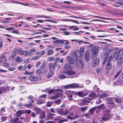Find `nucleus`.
Wrapping results in <instances>:
<instances>
[{"label": "nucleus", "instance_id": "nucleus-1", "mask_svg": "<svg viewBox=\"0 0 123 123\" xmlns=\"http://www.w3.org/2000/svg\"><path fill=\"white\" fill-rule=\"evenodd\" d=\"M89 96L90 98V99L92 100L95 98L97 97H104L108 96V95L105 93L101 95L97 94V95L95 93H91Z\"/></svg>", "mask_w": 123, "mask_h": 123}, {"label": "nucleus", "instance_id": "nucleus-2", "mask_svg": "<svg viewBox=\"0 0 123 123\" xmlns=\"http://www.w3.org/2000/svg\"><path fill=\"white\" fill-rule=\"evenodd\" d=\"M99 49V47L98 46H96L93 49L92 53V59L96 58L97 56Z\"/></svg>", "mask_w": 123, "mask_h": 123}, {"label": "nucleus", "instance_id": "nucleus-3", "mask_svg": "<svg viewBox=\"0 0 123 123\" xmlns=\"http://www.w3.org/2000/svg\"><path fill=\"white\" fill-rule=\"evenodd\" d=\"M64 73L70 76H71L70 77V78H74L76 77L75 72L71 70H68L67 71L65 72Z\"/></svg>", "mask_w": 123, "mask_h": 123}, {"label": "nucleus", "instance_id": "nucleus-4", "mask_svg": "<svg viewBox=\"0 0 123 123\" xmlns=\"http://www.w3.org/2000/svg\"><path fill=\"white\" fill-rule=\"evenodd\" d=\"M57 91L62 92V90L61 89H50V88H48L46 90H42V92H54Z\"/></svg>", "mask_w": 123, "mask_h": 123}, {"label": "nucleus", "instance_id": "nucleus-5", "mask_svg": "<svg viewBox=\"0 0 123 123\" xmlns=\"http://www.w3.org/2000/svg\"><path fill=\"white\" fill-rule=\"evenodd\" d=\"M76 65L79 68L82 69L83 67V64L82 61L80 60L77 59L76 60Z\"/></svg>", "mask_w": 123, "mask_h": 123}, {"label": "nucleus", "instance_id": "nucleus-6", "mask_svg": "<svg viewBox=\"0 0 123 123\" xmlns=\"http://www.w3.org/2000/svg\"><path fill=\"white\" fill-rule=\"evenodd\" d=\"M78 87V85L77 84L74 83L70 84L64 86V87L66 89L69 88H77Z\"/></svg>", "mask_w": 123, "mask_h": 123}, {"label": "nucleus", "instance_id": "nucleus-7", "mask_svg": "<svg viewBox=\"0 0 123 123\" xmlns=\"http://www.w3.org/2000/svg\"><path fill=\"white\" fill-rule=\"evenodd\" d=\"M48 65L50 71L52 73V75L54 74V71L55 70V65L54 64L50 63Z\"/></svg>", "mask_w": 123, "mask_h": 123}, {"label": "nucleus", "instance_id": "nucleus-8", "mask_svg": "<svg viewBox=\"0 0 123 123\" xmlns=\"http://www.w3.org/2000/svg\"><path fill=\"white\" fill-rule=\"evenodd\" d=\"M94 59L92 63V66L93 67H95L97 66L98 64L99 61V59L98 58H95L93 59Z\"/></svg>", "mask_w": 123, "mask_h": 123}, {"label": "nucleus", "instance_id": "nucleus-9", "mask_svg": "<svg viewBox=\"0 0 123 123\" xmlns=\"http://www.w3.org/2000/svg\"><path fill=\"white\" fill-rule=\"evenodd\" d=\"M85 49L83 47H81L80 48V51L79 53L76 54L75 56L77 58H79L80 57L81 54L83 53Z\"/></svg>", "mask_w": 123, "mask_h": 123}, {"label": "nucleus", "instance_id": "nucleus-10", "mask_svg": "<svg viewBox=\"0 0 123 123\" xmlns=\"http://www.w3.org/2000/svg\"><path fill=\"white\" fill-rule=\"evenodd\" d=\"M111 59H109L107 60L106 65L105 66V68L107 69H110L111 68L112 66L111 65Z\"/></svg>", "mask_w": 123, "mask_h": 123}, {"label": "nucleus", "instance_id": "nucleus-11", "mask_svg": "<svg viewBox=\"0 0 123 123\" xmlns=\"http://www.w3.org/2000/svg\"><path fill=\"white\" fill-rule=\"evenodd\" d=\"M117 52H115L114 53L113 55L112 59L113 61L115 62L118 59L119 56Z\"/></svg>", "mask_w": 123, "mask_h": 123}, {"label": "nucleus", "instance_id": "nucleus-12", "mask_svg": "<svg viewBox=\"0 0 123 123\" xmlns=\"http://www.w3.org/2000/svg\"><path fill=\"white\" fill-rule=\"evenodd\" d=\"M34 101V100L33 99L31 100V102L28 101V102L30 103L29 104H26L24 105V106L28 108H31V107L32 104V103H33Z\"/></svg>", "mask_w": 123, "mask_h": 123}, {"label": "nucleus", "instance_id": "nucleus-13", "mask_svg": "<svg viewBox=\"0 0 123 123\" xmlns=\"http://www.w3.org/2000/svg\"><path fill=\"white\" fill-rule=\"evenodd\" d=\"M53 42L57 45L62 44V40L57 39L54 41Z\"/></svg>", "mask_w": 123, "mask_h": 123}, {"label": "nucleus", "instance_id": "nucleus-14", "mask_svg": "<svg viewBox=\"0 0 123 123\" xmlns=\"http://www.w3.org/2000/svg\"><path fill=\"white\" fill-rule=\"evenodd\" d=\"M109 116L110 115L109 113H106L104 115L102 119L103 120L106 121L109 119Z\"/></svg>", "mask_w": 123, "mask_h": 123}, {"label": "nucleus", "instance_id": "nucleus-15", "mask_svg": "<svg viewBox=\"0 0 123 123\" xmlns=\"http://www.w3.org/2000/svg\"><path fill=\"white\" fill-rule=\"evenodd\" d=\"M61 93L60 94L58 93H55L54 95L51 97V99L53 100L57 98L61 95Z\"/></svg>", "mask_w": 123, "mask_h": 123}, {"label": "nucleus", "instance_id": "nucleus-16", "mask_svg": "<svg viewBox=\"0 0 123 123\" xmlns=\"http://www.w3.org/2000/svg\"><path fill=\"white\" fill-rule=\"evenodd\" d=\"M104 52L106 54L107 56H108V54L110 52V50L107 47H105L103 49Z\"/></svg>", "mask_w": 123, "mask_h": 123}, {"label": "nucleus", "instance_id": "nucleus-17", "mask_svg": "<svg viewBox=\"0 0 123 123\" xmlns=\"http://www.w3.org/2000/svg\"><path fill=\"white\" fill-rule=\"evenodd\" d=\"M23 55L25 56H27L28 57H30L31 55L30 54V52L29 51H27L26 50H23Z\"/></svg>", "mask_w": 123, "mask_h": 123}, {"label": "nucleus", "instance_id": "nucleus-18", "mask_svg": "<svg viewBox=\"0 0 123 123\" xmlns=\"http://www.w3.org/2000/svg\"><path fill=\"white\" fill-rule=\"evenodd\" d=\"M68 62L69 64H72L74 63V60L72 58L68 56L67 58Z\"/></svg>", "mask_w": 123, "mask_h": 123}, {"label": "nucleus", "instance_id": "nucleus-19", "mask_svg": "<svg viewBox=\"0 0 123 123\" xmlns=\"http://www.w3.org/2000/svg\"><path fill=\"white\" fill-rule=\"evenodd\" d=\"M56 112L59 114L63 115V111L62 109L57 108L56 109Z\"/></svg>", "mask_w": 123, "mask_h": 123}, {"label": "nucleus", "instance_id": "nucleus-20", "mask_svg": "<svg viewBox=\"0 0 123 123\" xmlns=\"http://www.w3.org/2000/svg\"><path fill=\"white\" fill-rule=\"evenodd\" d=\"M29 79L31 80L34 81H37L38 80V78L37 77H34L32 76H29Z\"/></svg>", "mask_w": 123, "mask_h": 123}, {"label": "nucleus", "instance_id": "nucleus-21", "mask_svg": "<svg viewBox=\"0 0 123 123\" xmlns=\"http://www.w3.org/2000/svg\"><path fill=\"white\" fill-rule=\"evenodd\" d=\"M108 56H107L106 54H105L104 53L102 52L101 53V58L102 60L107 59Z\"/></svg>", "mask_w": 123, "mask_h": 123}, {"label": "nucleus", "instance_id": "nucleus-22", "mask_svg": "<svg viewBox=\"0 0 123 123\" xmlns=\"http://www.w3.org/2000/svg\"><path fill=\"white\" fill-rule=\"evenodd\" d=\"M123 57H122L120 56L119 57L117 61V64L118 65H121L123 62Z\"/></svg>", "mask_w": 123, "mask_h": 123}, {"label": "nucleus", "instance_id": "nucleus-23", "mask_svg": "<svg viewBox=\"0 0 123 123\" xmlns=\"http://www.w3.org/2000/svg\"><path fill=\"white\" fill-rule=\"evenodd\" d=\"M55 115V114L51 113H49L47 116L49 118V119H52L53 118V116Z\"/></svg>", "mask_w": 123, "mask_h": 123}, {"label": "nucleus", "instance_id": "nucleus-24", "mask_svg": "<svg viewBox=\"0 0 123 123\" xmlns=\"http://www.w3.org/2000/svg\"><path fill=\"white\" fill-rule=\"evenodd\" d=\"M107 104H108V105L110 107H115L114 103L112 102H107Z\"/></svg>", "mask_w": 123, "mask_h": 123}, {"label": "nucleus", "instance_id": "nucleus-25", "mask_svg": "<svg viewBox=\"0 0 123 123\" xmlns=\"http://www.w3.org/2000/svg\"><path fill=\"white\" fill-rule=\"evenodd\" d=\"M24 110H19L17 112V116L18 117L20 116L21 115L24 113Z\"/></svg>", "mask_w": 123, "mask_h": 123}, {"label": "nucleus", "instance_id": "nucleus-26", "mask_svg": "<svg viewBox=\"0 0 123 123\" xmlns=\"http://www.w3.org/2000/svg\"><path fill=\"white\" fill-rule=\"evenodd\" d=\"M16 62H20L23 61V59L19 56H17L15 58Z\"/></svg>", "mask_w": 123, "mask_h": 123}, {"label": "nucleus", "instance_id": "nucleus-27", "mask_svg": "<svg viewBox=\"0 0 123 123\" xmlns=\"http://www.w3.org/2000/svg\"><path fill=\"white\" fill-rule=\"evenodd\" d=\"M34 110L36 111L37 113L39 114L41 111V109L37 107H35L34 108Z\"/></svg>", "mask_w": 123, "mask_h": 123}, {"label": "nucleus", "instance_id": "nucleus-28", "mask_svg": "<svg viewBox=\"0 0 123 123\" xmlns=\"http://www.w3.org/2000/svg\"><path fill=\"white\" fill-rule=\"evenodd\" d=\"M76 95L81 97L85 96L87 95V93L84 94V93H76Z\"/></svg>", "mask_w": 123, "mask_h": 123}, {"label": "nucleus", "instance_id": "nucleus-29", "mask_svg": "<svg viewBox=\"0 0 123 123\" xmlns=\"http://www.w3.org/2000/svg\"><path fill=\"white\" fill-rule=\"evenodd\" d=\"M23 51L21 48H19L18 49L17 53L20 55H23Z\"/></svg>", "mask_w": 123, "mask_h": 123}, {"label": "nucleus", "instance_id": "nucleus-30", "mask_svg": "<svg viewBox=\"0 0 123 123\" xmlns=\"http://www.w3.org/2000/svg\"><path fill=\"white\" fill-rule=\"evenodd\" d=\"M45 103V100H37V104L40 105L43 104Z\"/></svg>", "mask_w": 123, "mask_h": 123}, {"label": "nucleus", "instance_id": "nucleus-31", "mask_svg": "<svg viewBox=\"0 0 123 123\" xmlns=\"http://www.w3.org/2000/svg\"><path fill=\"white\" fill-rule=\"evenodd\" d=\"M45 115L44 112H42L40 114L39 117L41 119H43L44 118Z\"/></svg>", "mask_w": 123, "mask_h": 123}, {"label": "nucleus", "instance_id": "nucleus-32", "mask_svg": "<svg viewBox=\"0 0 123 123\" xmlns=\"http://www.w3.org/2000/svg\"><path fill=\"white\" fill-rule=\"evenodd\" d=\"M119 56H122L123 55V49H119L117 52Z\"/></svg>", "mask_w": 123, "mask_h": 123}, {"label": "nucleus", "instance_id": "nucleus-33", "mask_svg": "<svg viewBox=\"0 0 123 123\" xmlns=\"http://www.w3.org/2000/svg\"><path fill=\"white\" fill-rule=\"evenodd\" d=\"M46 64V62H44L43 64L41 66L40 68L42 69H44L45 68Z\"/></svg>", "mask_w": 123, "mask_h": 123}, {"label": "nucleus", "instance_id": "nucleus-34", "mask_svg": "<svg viewBox=\"0 0 123 123\" xmlns=\"http://www.w3.org/2000/svg\"><path fill=\"white\" fill-rule=\"evenodd\" d=\"M69 17H72V18H79V19H84V20H86L88 19L87 18H82L78 17H77V16H69Z\"/></svg>", "mask_w": 123, "mask_h": 123}, {"label": "nucleus", "instance_id": "nucleus-35", "mask_svg": "<svg viewBox=\"0 0 123 123\" xmlns=\"http://www.w3.org/2000/svg\"><path fill=\"white\" fill-rule=\"evenodd\" d=\"M78 117L79 116H74L73 117H72L70 116L69 115H68L67 116V117L69 119H73L74 118H78Z\"/></svg>", "mask_w": 123, "mask_h": 123}, {"label": "nucleus", "instance_id": "nucleus-36", "mask_svg": "<svg viewBox=\"0 0 123 123\" xmlns=\"http://www.w3.org/2000/svg\"><path fill=\"white\" fill-rule=\"evenodd\" d=\"M68 77L63 74H61L59 75V78L61 79H64Z\"/></svg>", "mask_w": 123, "mask_h": 123}, {"label": "nucleus", "instance_id": "nucleus-37", "mask_svg": "<svg viewBox=\"0 0 123 123\" xmlns=\"http://www.w3.org/2000/svg\"><path fill=\"white\" fill-rule=\"evenodd\" d=\"M62 44H64L65 45L68 44L69 43V42L67 40H62Z\"/></svg>", "mask_w": 123, "mask_h": 123}, {"label": "nucleus", "instance_id": "nucleus-38", "mask_svg": "<svg viewBox=\"0 0 123 123\" xmlns=\"http://www.w3.org/2000/svg\"><path fill=\"white\" fill-rule=\"evenodd\" d=\"M53 53V51L52 50H48L47 53V54L50 55Z\"/></svg>", "mask_w": 123, "mask_h": 123}, {"label": "nucleus", "instance_id": "nucleus-39", "mask_svg": "<svg viewBox=\"0 0 123 123\" xmlns=\"http://www.w3.org/2000/svg\"><path fill=\"white\" fill-rule=\"evenodd\" d=\"M53 103V102L51 101H49L47 103V107H50Z\"/></svg>", "mask_w": 123, "mask_h": 123}, {"label": "nucleus", "instance_id": "nucleus-40", "mask_svg": "<svg viewBox=\"0 0 123 123\" xmlns=\"http://www.w3.org/2000/svg\"><path fill=\"white\" fill-rule=\"evenodd\" d=\"M96 108V107H95L90 109L89 112L91 114L93 115V114L94 111L95 110Z\"/></svg>", "mask_w": 123, "mask_h": 123}, {"label": "nucleus", "instance_id": "nucleus-41", "mask_svg": "<svg viewBox=\"0 0 123 123\" xmlns=\"http://www.w3.org/2000/svg\"><path fill=\"white\" fill-rule=\"evenodd\" d=\"M54 57L53 56H50L48 57L47 58L48 61H52L54 60Z\"/></svg>", "mask_w": 123, "mask_h": 123}, {"label": "nucleus", "instance_id": "nucleus-42", "mask_svg": "<svg viewBox=\"0 0 123 123\" xmlns=\"http://www.w3.org/2000/svg\"><path fill=\"white\" fill-rule=\"evenodd\" d=\"M69 113V110H65V111L64 112L63 111V115H66Z\"/></svg>", "mask_w": 123, "mask_h": 123}, {"label": "nucleus", "instance_id": "nucleus-43", "mask_svg": "<svg viewBox=\"0 0 123 123\" xmlns=\"http://www.w3.org/2000/svg\"><path fill=\"white\" fill-rule=\"evenodd\" d=\"M61 102V100L60 99H58L55 100V101L54 102L55 103L58 105L60 104Z\"/></svg>", "mask_w": 123, "mask_h": 123}, {"label": "nucleus", "instance_id": "nucleus-44", "mask_svg": "<svg viewBox=\"0 0 123 123\" xmlns=\"http://www.w3.org/2000/svg\"><path fill=\"white\" fill-rule=\"evenodd\" d=\"M18 119L16 118L14 119H13L12 120V121L13 123H18Z\"/></svg>", "mask_w": 123, "mask_h": 123}, {"label": "nucleus", "instance_id": "nucleus-45", "mask_svg": "<svg viewBox=\"0 0 123 123\" xmlns=\"http://www.w3.org/2000/svg\"><path fill=\"white\" fill-rule=\"evenodd\" d=\"M121 71H120L117 73L114 76V77L115 79L120 74Z\"/></svg>", "mask_w": 123, "mask_h": 123}, {"label": "nucleus", "instance_id": "nucleus-46", "mask_svg": "<svg viewBox=\"0 0 123 123\" xmlns=\"http://www.w3.org/2000/svg\"><path fill=\"white\" fill-rule=\"evenodd\" d=\"M98 108L100 109H102L105 107V105L104 104H102L98 107Z\"/></svg>", "mask_w": 123, "mask_h": 123}, {"label": "nucleus", "instance_id": "nucleus-47", "mask_svg": "<svg viewBox=\"0 0 123 123\" xmlns=\"http://www.w3.org/2000/svg\"><path fill=\"white\" fill-rule=\"evenodd\" d=\"M114 14L116 15H120L123 16V13H121L119 12H115Z\"/></svg>", "mask_w": 123, "mask_h": 123}, {"label": "nucleus", "instance_id": "nucleus-48", "mask_svg": "<svg viewBox=\"0 0 123 123\" xmlns=\"http://www.w3.org/2000/svg\"><path fill=\"white\" fill-rule=\"evenodd\" d=\"M115 101L116 102L118 103H120L121 102V99L120 98H116L115 100Z\"/></svg>", "mask_w": 123, "mask_h": 123}, {"label": "nucleus", "instance_id": "nucleus-49", "mask_svg": "<svg viewBox=\"0 0 123 123\" xmlns=\"http://www.w3.org/2000/svg\"><path fill=\"white\" fill-rule=\"evenodd\" d=\"M67 96L69 98V100H71L72 99V95L71 94H68Z\"/></svg>", "mask_w": 123, "mask_h": 123}, {"label": "nucleus", "instance_id": "nucleus-50", "mask_svg": "<svg viewBox=\"0 0 123 123\" xmlns=\"http://www.w3.org/2000/svg\"><path fill=\"white\" fill-rule=\"evenodd\" d=\"M24 113H30L31 112V111L30 110H23Z\"/></svg>", "mask_w": 123, "mask_h": 123}, {"label": "nucleus", "instance_id": "nucleus-51", "mask_svg": "<svg viewBox=\"0 0 123 123\" xmlns=\"http://www.w3.org/2000/svg\"><path fill=\"white\" fill-rule=\"evenodd\" d=\"M34 72L33 71L32 72L29 73L27 71H26L25 73L24 74L26 75L31 74H32Z\"/></svg>", "mask_w": 123, "mask_h": 123}, {"label": "nucleus", "instance_id": "nucleus-52", "mask_svg": "<svg viewBox=\"0 0 123 123\" xmlns=\"http://www.w3.org/2000/svg\"><path fill=\"white\" fill-rule=\"evenodd\" d=\"M93 89H95V91L96 92L99 91L98 90L99 89V88L95 86H94Z\"/></svg>", "mask_w": 123, "mask_h": 123}, {"label": "nucleus", "instance_id": "nucleus-53", "mask_svg": "<svg viewBox=\"0 0 123 123\" xmlns=\"http://www.w3.org/2000/svg\"><path fill=\"white\" fill-rule=\"evenodd\" d=\"M45 53V51L43 50L40 51V55H44Z\"/></svg>", "mask_w": 123, "mask_h": 123}, {"label": "nucleus", "instance_id": "nucleus-54", "mask_svg": "<svg viewBox=\"0 0 123 123\" xmlns=\"http://www.w3.org/2000/svg\"><path fill=\"white\" fill-rule=\"evenodd\" d=\"M36 73L38 74H40L41 73L42 71L40 69H37L36 71Z\"/></svg>", "mask_w": 123, "mask_h": 123}, {"label": "nucleus", "instance_id": "nucleus-55", "mask_svg": "<svg viewBox=\"0 0 123 123\" xmlns=\"http://www.w3.org/2000/svg\"><path fill=\"white\" fill-rule=\"evenodd\" d=\"M82 101L83 103L84 104H85L86 103H89L90 101H88L86 99H83L82 100Z\"/></svg>", "mask_w": 123, "mask_h": 123}, {"label": "nucleus", "instance_id": "nucleus-56", "mask_svg": "<svg viewBox=\"0 0 123 123\" xmlns=\"http://www.w3.org/2000/svg\"><path fill=\"white\" fill-rule=\"evenodd\" d=\"M40 58L39 56H36L32 58V59L33 60H35L38 59Z\"/></svg>", "mask_w": 123, "mask_h": 123}, {"label": "nucleus", "instance_id": "nucleus-57", "mask_svg": "<svg viewBox=\"0 0 123 123\" xmlns=\"http://www.w3.org/2000/svg\"><path fill=\"white\" fill-rule=\"evenodd\" d=\"M88 108L86 107H82L81 108V110L82 111H83L87 110Z\"/></svg>", "mask_w": 123, "mask_h": 123}, {"label": "nucleus", "instance_id": "nucleus-58", "mask_svg": "<svg viewBox=\"0 0 123 123\" xmlns=\"http://www.w3.org/2000/svg\"><path fill=\"white\" fill-rule=\"evenodd\" d=\"M63 33H64V35H68L71 34L68 31H65L63 32Z\"/></svg>", "mask_w": 123, "mask_h": 123}, {"label": "nucleus", "instance_id": "nucleus-59", "mask_svg": "<svg viewBox=\"0 0 123 123\" xmlns=\"http://www.w3.org/2000/svg\"><path fill=\"white\" fill-rule=\"evenodd\" d=\"M3 66L4 67H8L9 66V64L6 62H4L3 63Z\"/></svg>", "mask_w": 123, "mask_h": 123}, {"label": "nucleus", "instance_id": "nucleus-60", "mask_svg": "<svg viewBox=\"0 0 123 123\" xmlns=\"http://www.w3.org/2000/svg\"><path fill=\"white\" fill-rule=\"evenodd\" d=\"M47 96V95L46 94H44L43 95H41L39 97V98H45Z\"/></svg>", "mask_w": 123, "mask_h": 123}, {"label": "nucleus", "instance_id": "nucleus-61", "mask_svg": "<svg viewBox=\"0 0 123 123\" xmlns=\"http://www.w3.org/2000/svg\"><path fill=\"white\" fill-rule=\"evenodd\" d=\"M50 110L51 112L52 113H55V109L54 108H51L50 109Z\"/></svg>", "mask_w": 123, "mask_h": 123}, {"label": "nucleus", "instance_id": "nucleus-62", "mask_svg": "<svg viewBox=\"0 0 123 123\" xmlns=\"http://www.w3.org/2000/svg\"><path fill=\"white\" fill-rule=\"evenodd\" d=\"M2 119L1 122H3L5 121L7 119L6 117H4L1 118Z\"/></svg>", "mask_w": 123, "mask_h": 123}, {"label": "nucleus", "instance_id": "nucleus-63", "mask_svg": "<svg viewBox=\"0 0 123 123\" xmlns=\"http://www.w3.org/2000/svg\"><path fill=\"white\" fill-rule=\"evenodd\" d=\"M106 99L111 102L112 101L113 99L111 98H106Z\"/></svg>", "mask_w": 123, "mask_h": 123}, {"label": "nucleus", "instance_id": "nucleus-64", "mask_svg": "<svg viewBox=\"0 0 123 123\" xmlns=\"http://www.w3.org/2000/svg\"><path fill=\"white\" fill-rule=\"evenodd\" d=\"M15 69L16 68H14L11 67L9 69V70L10 71H13L15 70Z\"/></svg>", "mask_w": 123, "mask_h": 123}]
</instances>
